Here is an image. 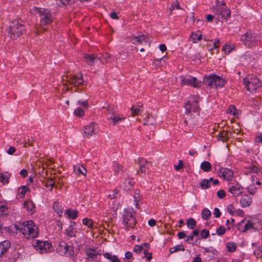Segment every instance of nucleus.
Segmentation results:
<instances>
[{
    "label": "nucleus",
    "instance_id": "1",
    "mask_svg": "<svg viewBox=\"0 0 262 262\" xmlns=\"http://www.w3.org/2000/svg\"><path fill=\"white\" fill-rule=\"evenodd\" d=\"M15 233L21 232L24 237L33 239L37 237L39 234L38 227L32 221H26L23 223H18L14 225Z\"/></svg>",
    "mask_w": 262,
    "mask_h": 262
},
{
    "label": "nucleus",
    "instance_id": "2",
    "mask_svg": "<svg viewBox=\"0 0 262 262\" xmlns=\"http://www.w3.org/2000/svg\"><path fill=\"white\" fill-rule=\"evenodd\" d=\"M7 33L10 39L16 40L27 33L26 25L21 18L14 19L10 23Z\"/></svg>",
    "mask_w": 262,
    "mask_h": 262
},
{
    "label": "nucleus",
    "instance_id": "3",
    "mask_svg": "<svg viewBox=\"0 0 262 262\" xmlns=\"http://www.w3.org/2000/svg\"><path fill=\"white\" fill-rule=\"evenodd\" d=\"M241 41L247 48L252 49L260 45V36L258 33L248 29L241 35Z\"/></svg>",
    "mask_w": 262,
    "mask_h": 262
},
{
    "label": "nucleus",
    "instance_id": "4",
    "mask_svg": "<svg viewBox=\"0 0 262 262\" xmlns=\"http://www.w3.org/2000/svg\"><path fill=\"white\" fill-rule=\"evenodd\" d=\"M136 212L133 208H127L123 209L122 218L125 230L136 228L137 221L136 219Z\"/></svg>",
    "mask_w": 262,
    "mask_h": 262
},
{
    "label": "nucleus",
    "instance_id": "5",
    "mask_svg": "<svg viewBox=\"0 0 262 262\" xmlns=\"http://www.w3.org/2000/svg\"><path fill=\"white\" fill-rule=\"evenodd\" d=\"M203 83L210 88L217 89L224 87L227 81L220 76L211 74L204 76Z\"/></svg>",
    "mask_w": 262,
    "mask_h": 262
},
{
    "label": "nucleus",
    "instance_id": "6",
    "mask_svg": "<svg viewBox=\"0 0 262 262\" xmlns=\"http://www.w3.org/2000/svg\"><path fill=\"white\" fill-rule=\"evenodd\" d=\"M212 8L213 12L216 15L221 16L222 19L227 20L231 17V10L224 1L215 0V5L212 6Z\"/></svg>",
    "mask_w": 262,
    "mask_h": 262
},
{
    "label": "nucleus",
    "instance_id": "7",
    "mask_svg": "<svg viewBox=\"0 0 262 262\" xmlns=\"http://www.w3.org/2000/svg\"><path fill=\"white\" fill-rule=\"evenodd\" d=\"M35 11L39 14L40 26H46L52 23L54 20L53 15L50 10L45 8L35 7Z\"/></svg>",
    "mask_w": 262,
    "mask_h": 262
},
{
    "label": "nucleus",
    "instance_id": "8",
    "mask_svg": "<svg viewBox=\"0 0 262 262\" xmlns=\"http://www.w3.org/2000/svg\"><path fill=\"white\" fill-rule=\"evenodd\" d=\"M246 89L252 93L255 92L261 86V81L256 76L248 75L243 79Z\"/></svg>",
    "mask_w": 262,
    "mask_h": 262
},
{
    "label": "nucleus",
    "instance_id": "9",
    "mask_svg": "<svg viewBox=\"0 0 262 262\" xmlns=\"http://www.w3.org/2000/svg\"><path fill=\"white\" fill-rule=\"evenodd\" d=\"M199 102V97L193 95L185 104V113L188 115L191 111L199 113L200 110L198 105Z\"/></svg>",
    "mask_w": 262,
    "mask_h": 262
},
{
    "label": "nucleus",
    "instance_id": "10",
    "mask_svg": "<svg viewBox=\"0 0 262 262\" xmlns=\"http://www.w3.org/2000/svg\"><path fill=\"white\" fill-rule=\"evenodd\" d=\"M181 85H187L193 88H200L202 85V82L199 81L196 77H192L191 75L183 76L180 77Z\"/></svg>",
    "mask_w": 262,
    "mask_h": 262
},
{
    "label": "nucleus",
    "instance_id": "11",
    "mask_svg": "<svg viewBox=\"0 0 262 262\" xmlns=\"http://www.w3.org/2000/svg\"><path fill=\"white\" fill-rule=\"evenodd\" d=\"M32 245L40 253L50 252L52 248V244L48 241H41L36 239L33 241Z\"/></svg>",
    "mask_w": 262,
    "mask_h": 262
},
{
    "label": "nucleus",
    "instance_id": "12",
    "mask_svg": "<svg viewBox=\"0 0 262 262\" xmlns=\"http://www.w3.org/2000/svg\"><path fill=\"white\" fill-rule=\"evenodd\" d=\"M67 82L69 84L72 85L74 88L84 84V80L81 73L74 75H70Z\"/></svg>",
    "mask_w": 262,
    "mask_h": 262
},
{
    "label": "nucleus",
    "instance_id": "13",
    "mask_svg": "<svg viewBox=\"0 0 262 262\" xmlns=\"http://www.w3.org/2000/svg\"><path fill=\"white\" fill-rule=\"evenodd\" d=\"M228 191L234 196H237L243 193V187L237 181H234L228 183Z\"/></svg>",
    "mask_w": 262,
    "mask_h": 262
},
{
    "label": "nucleus",
    "instance_id": "14",
    "mask_svg": "<svg viewBox=\"0 0 262 262\" xmlns=\"http://www.w3.org/2000/svg\"><path fill=\"white\" fill-rule=\"evenodd\" d=\"M217 172L220 177H222L224 180L227 181H231L234 176L233 171L228 168H220Z\"/></svg>",
    "mask_w": 262,
    "mask_h": 262
},
{
    "label": "nucleus",
    "instance_id": "15",
    "mask_svg": "<svg viewBox=\"0 0 262 262\" xmlns=\"http://www.w3.org/2000/svg\"><path fill=\"white\" fill-rule=\"evenodd\" d=\"M96 126L95 122H91L83 127L82 134L84 138H89L95 134V129Z\"/></svg>",
    "mask_w": 262,
    "mask_h": 262
},
{
    "label": "nucleus",
    "instance_id": "16",
    "mask_svg": "<svg viewBox=\"0 0 262 262\" xmlns=\"http://www.w3.org/2000/svg\"><path fill=\"white\" fill-rule=\"evenodd\" d=\"M23 208L30 215H33L36 211V207L34 203L30 199H27L24 201Z\"/></svg>",
    "mask_w": 262,
    "mask_h": 262
},
{
    "label": "nucleus",
    "instance_id": "17",
    "mask_svg": "<svg viewBox=\"0 0 262 262\" xmlns=\"http://www.w3.org/2000/svg\"><path fill=\"white\" fill-rule=\"evenodd\" d=\"M72 248L65 243H60L57 247L56 250L57 253L60 255H71Z\"/></svg>",
    "mask_w": 262,
    "mask_h": 262
},
{
    "label": "nucleus",
    "instance_id": "18",
    "mask_svg": "<svg viewBox=\"0 0 262 262\" xmlns=\"http://www.w3.org/2000/svg\"><path fill=\"white\" fill-rule=\"evenodd\" d=\"M85 254L86 256V259L90 261L95 260L97 258L98 255L100 254L96 251V249L94 248H86Z\"/></svg>",
    "mask_w": 262,
    "mask_h": 262
},
{
    "label": "nucleus",
    "instance_id": "19",
    "mask_svg": "<svg viewBox=\"0 0 262 262\" xmlns=\"http://www.w3.org/2000/svg\"><path fill=\"white\" fill-rule=\"evenodd\" d=\"M240 204L242 207L245 208L250 206L252 203V198L249 194H244L240 200Z\"/></svg>",
    "mask_w": 262,
    "mask_h": 262
},
{
    "label": "nucleus",
    "instance_id": "20",
    "mask_svg": "<svg viewBox=\"0 0 262 262\" xmlns=\"http://www.w3.org/2000/svg\"><path fill=\"white\" fill-rule=\"evenodd\" d=\"M52 208L54 211L60 217L62 216L63 212V207L61 202L59 201H55L53 205Z\"/></svg>",
    "mask_w": 262,
    "mask_h": 262
},
{
    "label": "nucleus",
    "instance_id": "21",
    "mask_svg": "<svg viewBox=\"0 0 262 262\" xmlns=\"http://www.w3.org/2000/svg\"><path fill=\"white\" fill-rule=\"evenodd\" d=\"M9 213L7 203L6 201L0 202V217H6Z\"/></svg>",
    "mask_w": 262,
    "mask_h": 262
},
{
    "label": "nucleus",
    "instance_id": "22",
    "mask_svg": "<svg viewBox=\"0 0 262 262\" xmlns=\"http://www.w3.org/2000/svg\"><path fill=\"white\" fill-rule=\"evenodd\" d=\"M10 247V242L8 240H5L0 242V257L5 252H7Z\"/></svg>",
    "mask_w": 262,
    "mask_h": 262
},
{
    "label": "nucleus",
    "instance_id": "23",
    "mask_svg": "<svg viewBox=\"0 0 262 262\" xmlns=\"http://www.w3.org/2000/svg\"><path fill=\"white\" fill-rule=\"evenodd\" d=\"M216 137L219 141H222L223 142H227L229 139V132L228 130H222Z\"/></svg>",
    "mask_w": 262,
    "mask_h": 262
},
{
    "label": "nucleus",
    "instance_id": "24",
    "mask_svg": "<svg viewBox=\"0 0 262 262\" xmlns=\"http://www.w3.org/2000/svg\"><path fill=\"white\" fill-rule=\"evenodd\" d=\"M143 41L147 42L146 36L144 34H140L138 36L133 35L132 38V42L134 45L141 44Z\"/></svg>",
    "mask_w": 262,
    "mask_h": 262
},
{
    "label": "nucleus",
    "instance_id": "25",
    "mask_svg": "<svg viewBox=\"0 0 262 262\" xmlns=\"http://www.w3.org/2000/svg\"><path fill=\"white\" fill-rule=\"evenodd\" d=\"M189 38L193 43H196L202 38L201 32L200 30H198L196 32H192L189 36Z\"/></svg>",
    "mask_w": 262,
    "mask_h": 262
},
{
    "label": "nucleus",
    "instance_id": "26",
    "mask_svg": "<svg viewBox=\"0 0 262 262\" xmlns=\"http://www.w3.org/2000/svg\"><path fill=\"white\" fill-rule=\"evenodd\" d=\"M97 55L95 54H84L83 58H84L86 63L90 66H94L95 63V60L97 58Z\"/></svg>",
    "mask_w": 262,
    "mask_h": 262
},
{
    "label": "nucleus",
    "instance_id": "27",
    "mask_svg": "<svg viewBox=\"0 0 262 262\" xmlns=\"http://www.w3.org/2000/svg\"><path fill=\"white\" fill-rule=\"evenodd\" d=\"M72 223L73 224H71L66 230L67 235L71 237L76 236L77 232V231L74 227L75 222H73Z\"/></svg>",
    "mask_w": 262,
    "mask_h": 262
},
{
    "label": "nucleus",
    "instance_id": "28",
    "mask_svg": "<svg viewBox=\"0 0 262 262\" xmlns=\"http://www.w3.org/2000/svg\"><path fill=\"white\" fill-rule=\"evenodd\" d=\"M143 107L142 104L139 103L136 107L135 106H133L130 108L132 115L135 116L138 115L140 112L143 111Z\"/></svg>",
    "mask_w": 262,
    "mask_h": 262
},
{
    "label": "nucleus",
    "instance_id": "29",
    "mask_svg": "<svg viewBox=\"0 0 262 262\" xmlns=\"http://www.w3.org/2000/svg\"><path fill=\"white\" fill-rule=\"evenodd\" d=\"M65 214L67 215V216L71 219L74 220L76 219L78 216V212L77 210H72L71 209H68Z\"/></svg>",
    "mask_w": 262,
    "mask_h": 262
},
{
    "label": "nucleus",
    "instance_id": "30",
    "mask_svg": "<svg viewBox=\"0 0 262 262\" xmlns=\"http://www.w3.org/2000/svg\"><path fill=\"white\" fill-rule=\"evenodd\" d=\"M74 171L77 174L85 175L87 172L86 169L81 165H76L74 166Z\"/></svg>",
    "mask_w": 262,
    "mask_h": 262
},
{
    "label": "nucleus",
    "instance_id": "31",
    "mask_svg": "<svg viewBox=\"0 0 262 262\" xmlns=\"http://www.w3.org/2000/svg\"><path fill=\"white\" fill-rule=\"evenodd\" d=\"M103 256L110 260V262H121L118 257L115 255H112L109 252H105L103 254Z\"/></svg>",
    "mask_w": 262,
    "mask_h": 262
},
{
    "label": "nucleus",
    "instance_id": "32",
    "mask_svg": "<svg viewBox=\"0 0 262 262\" xmlns=\"http://www.w3.org/2000/svg\"><path fill=\"white\" fill-rule=\"evenodd\" d=\"M28 190L29 188L27 186H22L19 187L17 189V195L20 198L23 199L25 197L27 191Z\"/></svg>",
    "mask_w": 262,
    "mask_h": 262
},
{
    "label": "nucleus",
    "instance_id": "33",
    "mask_svg": "<svg viewBox=\"0 0 262 262\" xmlns=\"http://www.w3.org/2000/svg\"><path fill=\"white\" fill-rule=\"evenodd\" d=\"M55 181L53 178L48 179L45 184V186L47 188H49L48 191L51 192L53 190V186L57 187V185H55Z\"/></svg>",
    "mask_w": 262,
    "mask_h": 262
},
{
    "label": "nucleus",
    "instance_id": "34",
    "mask_svg": "<svg viewBox=\"0 0 262 262\" xmlns=\"http://www.w3.org/2000/svg\"><path fill=\"white\" fill-rule=\"evenodd\" d=\"M11 176L10 173H0V182L4 185H6L9 182V179Z\"/></svg>",
    "mask_w": 262,
    "mask_h": 262
},
{
    "label": "nucleus",
    "instance_id": "35",
    "mask_svg": "<svg viewBox=\"0 0 262 262\" xmlns=\"http://www.w3.org/2000/svg\"><path fill=\"white\" fill-rule=\"evenodd\" d=\"M200 167L205 172H208L211 170L212 165L208 161H203L201 164Z\"/></svg>",
    "mask_w": 262,
    "mask_h": 262
},
{
    "label": "nucleus",
    "instance_id": "36",
    "mask_svg": "<svg viewBox=\"0 0 262 262\" xmlns=\"http://www.w3.org/2000/svg\"><path fill=\"white\" fill-rule=\"evenodd\" d=\"M201 215L204 220H208L210 218L211 213L208 209L205 208L202 211Z\"/></svg>",
    "mask_w": 262,
    "mask_h": 262
},
{
    "label": "nucleus",
    "instance_id": "37",
    "mask_svg": "<svg viewBox=\"0 0 262 262\" xmlns=\"http://www.w3.org/2000/svg\"><path fill=\"white\" fill-rule=\"evenodd\" d=\"M226 249L229 252H234L236 250V245L234 242H230L226 244Z\"/></svg>",
    "mask_w": 262,
    "mask_h": 262
},
{
    "label": "nucleus",
    "instance_id": "38",
    "mask_svg": "<svg viewBox=\"0 0 262 262\" xmlns=\"http://www.w3.org/2000/svg\"><path fill=\"white\" fill-rule=\"evenodd\" d=\"M82 224L86 226L89 229H92L93 227V221L91 219L88 217L84 218L82 220Z\"/></svg>",
    "mask_w": 262,
    "mask_h": 262
},
{
    "label": "nucleus",
    "instance_id": "39",
    "mask_svg": "<svg viewBox=\"0 0 262 262\" xmlns=\"http://www.w3.org/2000/svg\"><path fill=\"white\" fill-rule=\"evenodd\" d=\"M113 168L114 170V174L118 175L120 171L122 170V166L119 164L117 162L114 161L113 162Z\"/></svg>",
    "mask_w": 262,
    "mask_h": 262
},
{
    "label": "nucleus",
    "instance_id": "40",
    "mask_svg": "<svg viewBox=\"0 0 262 262\" xmlns=\"http://www.w3.org/2000/svg\"><path fill=\"white\" fill-rule=\"evenodd\" d=\"M184 250H185V248L182 244L170 248L169 249V252L170 253H174V252L179 251H183Z\"/></svg>",
    "mask_w": 262,
    "mask_h": 262
},
{
    "label": "nucleus",
    "instance_id": "41",
    "mask_svg": "<svg viewBox=\"0 0 262 262\" xmlns=\"http://www.w3.org/2000/svg\"><path fill=\"white\" fill-rule=\"evenodd\" d=\"M226 112L227 113L232 114L234 116H236L238 114V110L234 105H230Z\"/></svg>",
    "mask_w": 262,
    "mask_h": 262
},
{
    "label": "nucleus",
    "instance_id": "42",
    "mask_svg": "<svg viewBox=\"0 0 262 262\" xmlns=\"http://www.w3.org/2000/svg\"><path fill=\"white\" fill-rule=\"evenodd\" d=\"M200 239V238H196L195 241L194 242V236L191 234L187 236L185 242L188 243V244L194 245L196 244L197 242Z\"/></svg>",
    "mask_w": 262,
    "mask_h": 262
},
{
    "label": "nucleus",
    "instance_id": "43",
    "mask_svg": "<svg viewBox=\"0 0 262 262\" xmlns=\"http://www.w3.org/2000/svg\"><path fill=\"white\" fill-rule=\"evenodd\" d=\"M74 114L78 117H82L85 115L84 110L81 107H78L74 110Z\"/></svg>",
    "mask_w": 262,
    "mask_h": 262
},
{
    "label": "nucleus",
    "instance_id": "44",
    "mask_svg": "<svg viewBox=\"0 0 262 262\" xmlns=\"http://www.w3.org/2000/svg\"><path fill=\"white\" fill-rule=\"evenodd\" d=\"M187 225L189 229H194L196 225L195 220L193 218H190L187 221Z\"/></svg>",
    "mask_w": 262,
    "mask_h": 262
},
{
    "label": "nucleus",
    "instance_id": "45",
    "mask_svg": "<svg viewBox=\"0 0 262 262\" xmlns=\"http://www.w3.org/2000/svg\"><path fill=\"white\" fill-rule=\"evenodd\" d=\"M226 231V228L223 226L221 225L216 229V233L219 236L223 235Z\"/></svg>",
    "mask_w": 262,
    "mask_h": 262
},
{
    "label": "nucleus",
    "instance_id": "46",
    "mask_svg": "<svg viewBox=\"0 0 262 262\" xmlns=\"http://www.w3.org/2000/svg\"><path fill=\"white\" fill-rule=\"evenodd\" d=\"M253 254L257 258H262V245L255 249Z\"/></svg>",
    "mask_w": 262,
    "mask_h": 262
},
{
    "label": "nucleus",
    "instance_id": "47",
    "mask_svg": "<svg viewBox=\"0 0 262 262\" xmlns=\"http://www.w3.org/2000/svg\"><path fill=\"white\" fill-rule=\"evenodd\" d=\"M59 6H67L72 4L74 0H56Z\"/></svg>",
    "mask_w": 262,
    "mask_h": 262
},
{
    "label": "nucleus",
    "instance_id": "48",
    "mask_svg": "<svg viewBox=\"0 0 262 262\" xmlns=\"http://www.w3.org/2000/svg\"><path fill=\"white\" fill-rule=\"evenodd\" d=\"M200 185L203 189H208L210 187V183L208 179H204L201 182Z\"/></svg>",
    "mask_w": 262,
    "mask_h": 262
},
{
    "label": "nucleus",
    "instance_id": "49",
    "mask_svg": "<svg viewBox=\"0 0 262 262\" xmlns=\"http://www.w3.org/2000/svg\"><path fill=\"white\" fill-rule=\"evenodd\" d=\"M234 49V46L233 45H226L223 46V51H224L226 54H229Z\"/></svg>",
    "mask_w": 262,
    "mask_h": 262
},
{
    "label": "nucleus",
    "instance_id": "50",
    "mask_svg": "<svg viewBox=\"0 0 262 262\" xmlns=\"http://www.w3.org/2000/svg\"><path fill=\"white\" fill-rule=\"evenodd\" d=\"M228 212L231 215H234L236 209L232 204H229L227 207Z\"/></svg>",
    "mask_w": 262,
    "mask_h": 262
},
{
    "label": "nucleus",
    "instance_id": "51",
    "mask_svg": "<svg viewBox=\"0 0 262 262\" xmlns=\"http://www.w3.org/2000/svg\"><path fill=\"white\" fill-rule=\"evenodd\" d=\"M109 119L112 120L113 121L114 125H116L119 122L124 120L125 119V118L121 117H117V116H114V117L111 116L109 118Z\"/></svg>",
    "mask_w": 262,
    "mask_h": 262
},
{
    "label": "nucleus",
    "instance_id": "52",
    "mask_svg": "<svg viewBox=\"0 0 262 262\" xmlns=\"http://www.w3.org/2000/svg\"><path fill=\"white\" fill-rule=\"evenodd\" d=\"M106 110L107 111V112L112 116H114L115 114V108L113 105L108 104L106 107Z\"/></svg>",
    "mask_w": 262,
    "mask_h": 262
},
{
    "label": "nucleus",
    "instance_id": "53",
    "mask_svg": "<svg viewBox=\"0 0 262 262\" xmlns=\"http://www.w3.org/2000/svg\"><path fill=\"white\" fill-rule=\"evenodd\" d=\"M201 237L203 238H207L209 236V231L208 230L204 229L200 232Z\"/></svg>",
    "mask_w": 262,
    "mask_h": 262
},
{
    "label": "nucleus",
    "instance_id": "54",
    "mask_svg": "<svg viewBox=\"0 0 262 262\" xmlns=\"http://www.w3.org/2000/svg\"><path fill=\"white\" fill-rule=\"evenodd\" d=\"M245 223V221L244 220H242L241 222H239V223H238L236 225V226L238 230H239L241 232H245V230H244Z\"/></svg>",
    "mask_w": 262,
    "mask_h": 262
},
{
    "label": "nucleus",
    "instance_id": "55",
    "mask_svg": "<svg viewBox=\"0 0 262 262\" xmlns=\"http://www.w3.org/2000/svg\"><path fill=\"white\" fill-rule=\"evenodd\" d=\"M249 172H251V173H257L258 172H259V168L255 166V165H250L249 168Z\"/></svg>",
    "mask_w": 262,
    "mask_h": 262
},
{
    "label": "nucleus",
    "instance_id": "56",
    "mask_svg": "<svg viewBox=\"0 0 262 262\" xmlns=\"http://www.w3.org/2000/svg\"><path fill=\"white\" fill-rule=\"evenodd\" d=\"M35 142V140L32 138L31 140L28 139V141H25L24 145L23 146L24 147H27L28 146H33L34 142Z\"/></svg>",
    "mask_w": 262,
    "mask_h": 262
},
{
    "label": "nucleus",
    "instance_id": "57",
    "mask_svg": "<svg viewBox=\"0 0 262 262\" xmlns=\"http://www.w3.org/2000/svg\"><path fill=\"white\" fill-rule=\"evenodd\" d=\"M253 228V224L250 222L249 221H247L246 223H245L244 225V230L245 231L248 230L249 229Z\"/></svg>",
    "mask_w": 262,
    "mask_h": 262
},
{
    "label": "nucleus",
    "instance_id": "58",
    "mask_svg": "<svg viewBox=\"0 0 262 262\" xmlns=\"http://www.w3.org/2000/svg\"><path fill=\"white\" fill-rule=\"evenodd\" d=\"M139 169L137 170V173L140 174L141 176L143 174V175H145L146 173V166H139Z\"/></svg>",
    "mask_w": 262,
    "mask_h": 262
},
{
    "label": "nucleus",
    "instance_id": "59",
    "mask_svg": "<svg viewBox=\"0 0 262 262\" xmlns=\"http://www.w3.org/2000/svg\"><path fill=\"white\" fill-rule=\"evenodd\" d=\"M148 163V162L147 161L143 158H139L138 159V164L139 166H146Z\"/></svg>",
    "mask_w": 262,
    "mask_h": 262
},
{
    "label": "nucleus",
    "instance_id": "60",
    "mask_svg": "<svg viewBox=\"0 0 262 262\" xmlns=\"http://www.w3.org/2000/svg\"><path fill=\"white\" fill-rule=\"evenodd\" d=\"M217 196L220 199H223L226 196V192L223 189H220L217 192Z\"/></svg>",
    "mask_w": 262,
    "mask_h": 262
},
{
    "label": "nucleus",
    "instance_id": "61",
    "mask_svg": "<svg viewBox=\"0 0 262 262\" xmlns=\"http://www.w3.org/2000/svg\"><path fill=\"white\" fill-rule=\"evenodd\" d=\"M248 190L250 194L254 195L256 193V188L254 186V185H252L248 188Z\"/></svg>",
    "mask_w": 262,
    "mask_h": 262
},
{
    "label": "nucleus",
    "instance_id": "62",
    "mask_svg": "<svg viewBox=\"0 0 262 262\" xmlns=\"http://www.w3.org/2000/svg\"><path fill=\"white\" fill-rule=\"evenodd\" d=\"M172 9H178V10H182V8H181V6L180 5V3L178 0L174 2H173L172 4Z\"/></svg>",
    "mask_w": 262,
    "mask_h": 262
},
{
    "label": "nucleus",
    "instance_id": "63",
    "mask_svg": "<svg viewBox=\"0 0 262 262\" xmlns=\"http://www.w3.org/2000/svg\"><path fill=\"white\" fill-rule=\"evenodd\" d=\"M213 214L214 215L215 217H216V218L220 217L221 215V212L220 209L219 208L215 207L213 210Z\"/></svg>",
    "mask_w": 262,
    "mask_h": 262
},
{
    "label": "nucleus",
    "instance_id": "64",
    "mask_svg": "<svg viewBox=\"0 0 262 262\" xmlns=\"http://www.w3.org/2000/svg\"><path fill=\"white\" fill-rule=\"evenodd\" d=\"M254 140L256 143L262 144V133L257 136Z\"/></svg>",
    "mask_w": 262,
    "mask_h": 262
}]
</instances>
